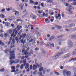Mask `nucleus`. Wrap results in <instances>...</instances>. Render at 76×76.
<instances>
[{
	"label": "nucleus",
	"mask_w": 76,
	"mask_h": 76,
	"mask_svg": "<svg viewBox=\"0 0 76 76\" xmlns=\"http://www.w3.org/2000/svg\"><path fill=\"white\" fill-rule=\"evenodd\" d=\"M32 19H36V16L34 15L32 17Z\"/></svg>",
	"instance_id": "79ce46f5"
},
{
	"label": "nucleus",
	"mask_w": 76,
	"mask_h": 76,
	"mask_svg": "<svg viewBox=\"0 0 76 76\" xmlns=\"http://www.w3.org/2000/svg\"><path fill=\"white\" fill-rule=\"evenodd\" d=\"M0 36L1 38H3V34H1V35H0Z\"/></svg>",
	"instance_id": "e2e57ef3"
},
{
	"label": "nucleus",
	"mask_w": 76,
	"mask_h": 76,
	"mask_svg": "<svg viewBox=\"0 0 76 76\" xmlns=\"http://www.w3.org/2000/svg\"><path fill=\"white\" fill-rule=\"evenodd\" d=\"M58 16H57V14H56V15H55V18H56L57 19H58L59 17V19L60 20L61 18V14H58Z\"/></svg>",
	"instance_id": "0eeeda50"
},
{
	"label": "nucleus",
	"mask_w": 76,
	"mask_h": 76,
	"mask_svg": "<svg viewBox=\"0 0 76 76\" xmlns=\"http://www.w3.org/2000/svg\"><path fill=\"white\" fill-rule=\"evenodd\" d=\"M9 35V34L8 33H6L4 34V37H7Z\"/></svg>",
	"instance_id": "f3484780"
},
{
	"label": "nucleus",
	"mask_w": 76,
	"mask_h": 76,
	"mask_svg": "<svg viewBox=\"0 0 76 76\" xmlns=\"http://www.w3.org/2000/svg\"><path fill=\"white\" fill-rule=\"evenodd\" d=\"M14 12H15V15L16 16L17 15H19V11H16V10H15Z\"/></svg>",
	"instance_id": "dca6fc26"
},
{
	"label": "nucleus",
	"mask_w": 76,
	"mask_h": 76,
	"mask_svg": "<svg viewBox=\"0 0 76 76\" xmlns=\"http://www.w3.org/2000/svg\"><path fill=\"white\" fill-rule=\"evenodd\" d=\"M66 51V49H65V48L62 49L61 50H60V51H61L60 53H58V55L56 56H54V57L55 58H53L54 59H56V58H57L59 56L62 54H63L64 53V51Z\"/></svg>",
	"instance_id": "7ed1b4c3"
},
{
	"label": "nucleus",
	"mask_w": 76,
	"mask_h": 76,
	"mask_svg": "<svg viewBox=\"0 0 76 76\" xmlns=\"http://www.w3.org/2000/svg\"><path fill=\"white\" fill-rule=\"evenodd\" d=\"M51 46H52V47H54V44L53 43H52V44H51Z\"/></svg>",
	"instance_id": "052dcab7"
},
{
	"label": "nucleus",
	"mask_w": 76,
	"mask_h": 76,
	"mask_svg": "<svg viewBox=\"0 0 76 76\" xmlns=\"http://www.w3.org/2000/svg\"><path fill=\"white\" fill-rule=\"evenodd\" d=\"M5 25L7 26H9L10 25V23L6 22L5 23Z\"/></svg>",
	"instance_id": "a211bd4d"
},
{
	"label": "nucleus",
	"mask_w": 76,
	"mask_h": 76,
	"mask_svg": "<svg viewBox=\"0 0 76 76\" xmlns=\"http://www.w3.org/2000/svg\"><path fill=\"white\" fill-rule=\"evenodd\" d=\"M41 5L42 7H45V6H44V3H42L41 4Z\"/></svg>",
	"instance_id": "de8ad7c7"
},
{
	"label": "nucleus",
	"mask_w": 76,
	"mask_h": 76,
	"mask_svg": "<svg viewBox=\"0 0 76 76\" xmlns=\"http://www.w3.org/2000/svg\"><path fill=\"white\" fill-rule=\"evenodd\" d=\"M18 30L16 31V28L14 29H10L8 30V32L10 34H11V37H13L15 38L16 37L17 34L18 33Z\"/></svg>",
	"instance_id": "f03ea898"
},
{
	"label": "nucleus",
	"mask_w": 76,
	"mask_h": 76,
	"mask_svg": "<svg viewBox=\"0 0 76 76\" xmlns=\"http://www.w3.org/2000/svg\"><path fill=\"white\" fill-rule=\"evenodd\" d=\"M53 39H54V37L53 36H51L49 38V40L50 41H52Z\"/></svg>",
	"instance_id": "412c9836"
},
{
	"label": "nucleus",
	"mask_w": 76,
	"mask_h": 76,
	"mask_svg": "<svg viewBox=\"0 0 76 76\" xmlns=\"http://www.w3.org/2000/svg\"><path fill=\"white\" fill-rule=\"evenodd\" d=\"M64 37V35H60L58 37V38H62V37Z\"/></svg>",
	"instance_id": "c756f323"
},
{
	"label": "nucleus",
	"mask_w": 76,
	"mask_h": 76,
	"mask_svg": "<svg viewBox=\"0 0 76 76\" xmlns=\"http://www.w3.org/2000/svg\"><path fill=\"white\" fill-rule=\"evenodd\" d=\"M75 25V23H72L70 25H69L68 26V27L70 28V27H73V26H74Z\"/></svg>",
	"instance_id": "4468645a"
},
{
	"label": "nucleus",
	"mask_w": 76,
	"mask_h": 76,
	"mask_svg": "<svg viewBox=\"0 0 76 76\" xmlns=\"http://www.w3.org/2000/svg\"><path fill=\"white\" fill-rule=\"evenodd\" d=\"M29 67V64L28 63H27L26 64V66H25V69H27Z\"/></svg>",
	"instance_id": "f8f14e48"
},
{
	"label": "nucleus",
	"mask_w": 76,
	"mask_h": 76,
	"mask_svg": "<svg viewBox=\"0 0 76 76\" xmlns=\"http://www.w3.org/2000/svg\"><path fill=\"white\" fill-rule=\"evenodd\" d=\"M12 38H10V39L9 41L8 42V45H9L10 43H11V42L12 41Z\"/></svg>",
	"instance_id": "aec40b11"
},
{
	"label": "nucleus",
	"mask_w": 76,
	"mask_h": 76,
	"mask_svg": "<svg viewBox=\"0 0 76 76\" xmlns=\"http://www.w3.org/2000/svg\"><path fill=\"white\" fill-rule=\"evenodd\" d=\"M41 66H42V64L41 63L39 65L38 64H37V66L35 64H33L32 67L33 69L34 70H36L37 69V67H41Z\"/></svg>",
	"instance_id": "39448f33"
},
{
	"label": "nucleus",
	"mask_w": 76,
	"mask_h": 76,
	"mask_svg": "<svg viewBox=\"0 0 76 76\" xmlns=\"http://www.w3.org/2000/svg\"><path fill=\"white\" fill-rule=\"evenodd\" d=\"M55 27L56 28L58 29H62V28H63L62 26L57 25H55Z\"/></svg>",
	"instance_id": "9d476101"
},
{
	"label": "nucleus",
	"mask_w": 76,
	"mask_h": 76,
	"mask_svg": "<svg viewBox=\"0 0 76 76\" xmlns=\"http://www.w3.org/2000/svg\"><path fill=\"white\" fill-rule=\"evenodd\" d=\"M55 29V27H53L51 28V29H52V30H54V29Z\"/></svg>",
	"instance_id": "69168bd1"
},
{
	"label": "nucleus",
	"mask_w": 76,
	"mask_h": 76,
	"mask_svg": "<svg viewBox=\"0 0 76 76\" xmlns=\"http://www.w3.org/2000/svg\"><path fill=\"white\" fill-rule=\"evenodd\" d=\"M25 48H23L22 50V53H24V52H25Z\"/></svg>",
	"instance_id": "5fc2aeb1"
},
{
	"label": "nucleus",
	"mask_w": 76,
	"mask_h": 76,
	"mask_svg": "<svg viewBox=\"0 0 76 76\" xmlns=\"http://www.w3.org/2000/svg\"><path fill=\"white\" fill-rule=\"evenodd\" d=\"M54 73L55 74H56L57 75H60V73H59L55 71Z\"/></svg>",
	"instance_id": "473e14b6"
},
{
	"label": "nucleus",
	"mask_w": 76,
	"mask_h": 76,
	"mask_svg": "<svg viewBox=\"0 0 76 76\" xmlns=\"http://www.w3.org/2000/svg\"><path fill=\"white\" fill-rule=\"evenodd\" d=\"M48 18H46L45 20V21L46 23H49V22H47L48 21Z\"/></svg>",
	"instance_id": "e433bc0d"
},
{
	"label": "nucleus",
	"mask_w": 76,
	"mask_h": 76,
	"mask_svg": "<svg viewBox=\"0 0 76 76\" xmlns=\"http://www.w3.org/2000/svg\"><path fill=\"white\" fill-rule=\"evenodd\" d=\"M34 16V14H31V15H30V16H31V17H33Z\"/></svg>",
	"instance_id": "bf43d9fd"
},
{
	"label": "nucleus",
	"mask_w": 76,
	"mask_h": 76,
	"mask_svg": "<svg viewBox=\"0 0 76 76\" xmlns=\"http://www.w3.org/2000/svg\"><path fill=\"white\" fill-rule=\"evenodd\" d=\"M70 53H69L68 54H66L65 56V58H68V57H70Z\"/></svg>",
	"instance_id": "ddd939ff"
},
{
	"label": "nucleus",
	"mask_w": 76,
	"mask_h": 76,
	"mask_svg": "<svg viewBox=\"0 0 76 76\" xmlns=\"http://www.w3.org/2000/svg\"><path fill=\"white\" fill-rule=\"evenodd\" d=\"M5 70L4 68H3L2 69H1L0 71V72H4Z\"/></svg>",
	"instance_id": "c85d7f7f"
},
{
	"label": "nucleus",
	"mask_w": 76,
	"mask_h": 76,
	"mask_svg": "<svg viewBox=\"0 0 76 76\" xmlns=\"http://www.w3.org/2000/svg\"><path fill=\"white\" fill-rule=\"evenodd\" d=\"M0 32L1 33H2V32H4V31L3 29H1L0 30Z\"/></svg>",
	"instance_id": "09e8293b"
},
{
	"label": "nucleus",
	"mask_w": 76,
	"mask_h": 76,
	"mask_svg": "<svg viewBox=\"0 0 76 76\" xmlns=\"http://www.w3.org/2000/svg\"><path fill=\"white\" fill-rule=\"evenodd\" d=\"M24 57L25 58H28V56H25Z\"/></svg>",
	"instance_id": "774afa93"
},
{
	"label": "nucleus",
	"mask_w": 76,
	"mask_h": 76,
	"mask_svg": "<svg viewBox=\"0 0 76 76\" xmlns=\"http://www.w3.org/2000/svg\"><path fill=\"white\" fill-rule=\"evenodd\" d=\"M19 67H20V65L19 64H18L16 66V68L18 69L19 68Z\"/></svg>",
	"instance_id": "c9c22d12"
},
{
	"label": "nucleus",
	"mask_w": 76,
	"mask_h": 76,
	"mask_svg": "<svg viewBox=\"0 0 76 76\" xmlns=\"http://www.w3.org/2000/svg\"><path fill=\"white\" fill-rule=\"evenodd\" d=\"M37 71L36 70L34 72L33 74H34V75H35V74H36V73H37Z\"/></svg>",
	"instance_id": "6e6d98bb"
},
{
	"label": "nucleus",
	"mask_w": 76,
	"mask_h": 76,
	"mask_svg": "<svg viewBox=\"0 0 76 76\" xmlns=\"http://www.w3.org/2000/svg\"><path fill=\"white\" fill-rule=\"evenodd\" d=\"M30 2L31 3H33V4H34V5H35V2H34V1H32V0H30Z\"/></svg>",
	"instance_id": "4be33fe9"
},
{
	"label": "nucleus",
	"mask_w": 76,
	"mask_h": 76,
	"mask_svg": "<svg viewBox=\"0 0 76 76\" xmlns=\"http://www.w3.org/2000/svg\"><path fill=\"white\" fill-rule=\"evenodd\" d=\"M28 51H27L26 50H25V52H24V55H26L28 54Z\"/></svg>",
	"instance_id": "f704fd0d"
},
{
	"label": "nucleus",
	"mask_w": 76,
	"mask_h": 76,
	"mask_svg": "<svg viewBox=\"0 0 76 76\" xmlns=\"http://www.w3.org/2000/svg\"><path fill=\"white\" fill-rule=\"evenodd\" d=\"M23 6H24V4L22 3L20 5L21 10H23Z\"/></svg>",
	"instance_id": "2eb2a0df"
},
{
	"label": "nucleus",
	"mask_w": 76,
	"mask_h": 76,
	"mask_svg": "<svg viewBox=\"0 0 76 76\" xmlns=\"http://www.w3.org/2000/svg\"><path fill=\"white\" fill-rule=\"evenodd\" d=\"M63 73L64 76H66V75L68 76L71 75V72L69 71H67L66 69L64 70L63 72Z\"/></svg>",
	"instance_id": "20e7f679"
},
{
	"label": "nucleus",
	"mask_w": 76,
	"mask_h": 76,
	"mask_svg": "<svg viewBox=\"0 0 76 76\" xmlns=\"http://www.w3.org/2000/svg\"><path fill=\"white\" fill-rule=\"evenodd\" d=\"M0 17L1 18H5V16L2 14L0 15Z\"/></svg>",
	"instance_id": "393cba45"
},
{
	"label": "nucleus",
	"mask_w": 76,
	"mask_h": 76,
	"mask_svg": "<svg viewBox=\"0 0 76 76\" xmlns=\"http://www.w3.org/2000/svg\"><path fill=\"white\" fill-rule=\"evenodd\" d=\"M26 28H29V25L28 24H27V25L26 26Z\"/></svg>",
	"instance_id": "a19ab883"
},
{
	"label": "nucleus",
	"mask_w": 76,
	"mask_h": 76,
	"mask_svg": "<svg viewBox=\"0 0 76 76\" xmlns=\"http://www.w3.org/2000/svg\"><path fill=\"white\" fill-rule=\"evenodd\" d=\"M15 51H10V56L11 57L10 58V65H12L13 63L14 64H16V63H18V62H19V60L16 59V61H12L11 59L13 58L14 59H15Z\"/></svg>",
	"instance_id": "f257e3e1"
},
{
	"label": "nucleus",
	"mask_w": 76,
	"mask_h": 76,
	"mask_svg": "<svg viewBox=\"0 0 76 76\" xmlns=\"http://www.w3.org/2000/svg\"><path fill=\"white\" fill-rule=\"evenodd\" d=\"M30 48L29 47H28L27 49L26 50V51H28L29 50Z\"/></svg>",
	"instance_id": "680f3d73"
},
{
	"label": "nucleus",
	"mask_w": 76,
	"mask_h": 76,
	"mask_svg": "<svg viewBox=\"0 0 76 76\" xmlns=\"http://www.w3.org/2000/svg\"><path fill=\"white\" fill-rule=\"evenodd\" d=\"M23 64H22L20 66V69H23Z\"/></svg>",
	"instance_id": "7c9ffc66"
},
{
	"label": "nucleus",
	"mask_w": 76,
	"mask_h": 76,
	"mask_svg": "<svg viewBox=\"0 0 76 76\" xmlns=\"http://www.w3.org/2000/svg\"><path fill=\"white\" fill-rule=\"evenodd\" d=\"M12 44H11V48H13L14 47V44L15 43V39H12Z\"/></svg>",
	"instance_id": "1a4fd4ad"
},
{
	"label": "nucleus",
	"mask_w": 76,
	"mask_h": 76,
	"mask_svg": "<svg viewBox=\"0 0 76 76\" xmlns=\"http://www.w3.org/2000/svg\"><path fill=\"white\" fill-rule=\"evenodd\" d=\"M30 53L31 54H34V52L33 51H32V50H31L30 51Z\"/></svg>",
	"instance_id": "8fccbe9b"
},
{
	"label": "nucleus",
	"mask_w": 76,
	"mask_h": 76,
	"mask_svg": "<svg viewBox=\"0 0 76 76\" xmlns=\"http://www.w3.org/2000/svg\"><path fill=\"white\" fill-rule=\"evenodd\" d=\"M0 45H4V43L1 42V40L0 41Z\"/></svg>",
	"instance_id": "72a5a7b5"
},
{
	"label": "nucleus",
	"mask_w": 76,
	"mask_h": 76,
	"mask_svg": "<svg viewBox=\"0 0 76 76\" xmlns=\"http://www.w3.org/2000/svg\"><path fill=\"white\" fill-rule=\"evenodd\" d=\"M21 58V60H23L25 58V56H23L22 57H20L19 58Z\"/></svg>",
	"instance_id": "a18cd8bd"
},
{
	"label": "nucleus",
	"mask_w": 76,
	"mask_h": 76,
	"mask_svg": "<svg viewBox=\"0 0 76 76\" xmlns=\"http://www.w3.org/2000/svg\"><path fill=\"white\" fill-rule=\"evenodd\" d=\"M47 44L48 46H49V47H51V44L50 43L48 42V43Z\"/></svg>",
	"instance_id": "ea45409f"
},
{
	"label": "nucleus",
	"mask_w": 76,
	"mask_h": 76,
	"mask_svg": "<svg viewBox=\"0 0 76 76\" xmlns=\"http://www.w3.org/2000/svg\"><path fill=\"white\" fill-rule=\"evenodd\" d=\"M71 37L72 38H74L75 39H76V35H72Z\"/></svg>",
	"instance_id": "2f4dec72"
},
{
	"label": "nucleus",
	"mask_w": 76,
	"mask_h": 76,
	"mask_svg": "<svg viewBox=\"0 0 76 76\" xmlns=\"http://www.w3.org/2000/svg\"><path fill=\"white\" fill-rule=\"evenodd\" d=\"M74 1L75 3H76V0H69L68 2H70V1Z\"/></svg>",
	"instance_id": "a878e982"
},
{
	"label": "nucleus",
	"mask_w": 76,
	"mask_h": 76,
	"mask_svg": "<svg viewBox=\"0 0 76 76\" xmlns=\"http://www.w3.org/2000/svg\"><path fill=\"white\" fill-rule=\"evenodd\" d=\"M33 41H34V39H31L29 42H33Z\"/></svg>",
	"instance_id": "864d4df0"
},
{
	"label": "nucleus",
	"mask_w": 76,
	"mask_h": 76,
	"mask_svg": "<svg viewBox=\"0 0 76 76\" xmlns=\"http://www.w3.org/2000/svg\"><path fill=\"white\" fill-rule=\"evenodd\" d=\"M9 50H7V49H6V50H5V53H6V54H7V53H8V51Z\"/></svg>",
	"instance_id": "37998d69"
},
{
	"label": "nucleus",
	"mask_w": 76,
	"mask_h": 76,
	"mask_svg": "<svg viewBox=\"0 0 76 76\" xmlns=\"http://www.w3.org/2000/svg\"><path fill=\"white\" fill-rule=\"evenodd\" d=\"M67 11H69V14H70V15H72L73 14V11H71V10H67Z\"/></svg>",
	"instance_id": "6ab92c4d"
},
{
	"label": "nucleus",
	"mask_w": 76,
	"mask_h": 76,
	"mask_svg": "<svg viewBox=\"0 0 76 76\" xmlns=\"http://www.w3.org/2000/svg\"><path fill=\"white\" fill-rule=\"evenodd\" d=\"M76 52L75 51H74V52H73V55H74V56H75V55H76Z\"/></svg>",
	"instance_id": "49530a36"
},
{
	"label": "nucleus",
	"mask_w": 76,
	"mask_h": 76,
	"mask_svg": "<svg viewBox=\"0 0 76 76\" xmlns=\"http://www.w3.org/2000/svg\"><path fill=\"white\" fill-rule=\"evenodd\" d=\"M39 50V48H36L34 50H35V51H38V50Z\"/></svg>",
	"instance_id": "c03bdc74"
},
{
	"label": "nucleus",
	"mask_w": 76,
	"mask_h": 76,
	"mask_svg": "<svg viewBox=\"0 0 76 76\" xmlns=\"http://www.w3.org/2000/svg\"><path fill=\"white\" fill-rule=\"evenodd\" d=\"M47 72H50V69H47V70H46Z\"/></svg>",
	"instance_id": "4d7b16f0"
},
{
	"label": "nucleus",
	"mask_w": 76,
	"mask_h": 76,
	"mask_svg": "<svg viewBox=\"0 0 76 76\" xmlns=\"http://www.w3.org/2000/svg\"><path fill=\"white\" fill-rule=\"evenodd\" d=\"M15 40H16V41H17V43H18V42H19V38H18V37H16L15 38Z\"/></svg>",
	"instance_id": "b1692460"
},
{
	"label": "nucleus",
	"mask_w": 76,
	"mask_h": 76,
	"mask_svg": "<svg viewBox=\"0 0 76 76\" xmlns=\"http://www.w3.org/2000/svg\"><path fill=\"white\" fill-rule=\"evenodd\" d=\"M5 10H5L4 8L1 10V11L2 12H4Z\"/></svg>",
	"instance_id": "58836bf2"
},
{
	"label": "nucleus",
	"mask_w": 76,
	"mask_h": 76,
	"mask_svg": "<svg viewBox=\"0 0 76 76\" xmlns=\"http://www.w3.org/2000/svg\"><path fill=\"white\" fill-rule=\"evenodd\" d=\"M19 21H22V20H20V19L17 20V22H19Z\"/></svg>",
	"instance_id": "338daca9"
},
{
	"label": "nucleus",
	"mask_w": 76,
	"mask_h": 76,
	"mask_svg": "<svg viewBox=\"0 0 76 76\" xmlns=\"http://www.w3.org/2000/svg\"><path fill=\"white\" fill-rule=\"evenodd\" d=\"M23 62L24 64H26V59H24L23 60Z\"/></svg>",
	"instance_id": "3c124183"
},
{
	"label": "nucleus",
	"mask_w": 76,
	"mask_h": 76,
	"mask_svg": "<svg viewBox=\"0 0 76 76\" xmlns=\"http://www.w3.org/2000/svg\"><path fill=\"white\" fill-rule=\"evenodd\" d=\"M8 19L9 20H12V17H8Z\"/></svg>",
	"instance_id": "bb28decb"
},
{
	"label": "nucleus",
	"mask_w": 76,
	"mask_h": 76,
	"mask_svg": "<svg viewBox=\"0 0 76 76\" xmlns=\"http://www.w3.org/2000/svg\"><path fill=\"white\" fill-rule=\"evenodd\" d=\"M22 28V26H20L18 28V31H19L20 29V28Z\"/></svg>",
	"instance_id": "13d9d810"
},
{
	"label": "nucleus",
	"mask_w": 76,
	"mask_h": 76,
	"mask_svg": "<svg viewBox=\"0 0 76 76\" xmlns=\"http://www.w3.org/2000/svg\"><path fill=\"white\" fill-rule=\"evenodd\" d=\"M66 6L67 7V6H68L69 5V4L68 3H66Z\"/></svg>",
	"instance_id": "0e129e2a"
},
{
	"label": "nucleus",
	"mask_w": 76,
	"mask_h": 76,
	"mask_svg": "<svg viewBox=\"0 0 76 76\" xmlns=\"http://www.w3.org/2000/svg\"><path fill=\"white\" fill-rule=\"evenodd\" d=\"M68 43L69 47H73V43L72 40H69L68 41Z\"/></svg>",
	"instance_id": "423d86ee"
},
{
	"label": "nucleus",
	"mask_w": 76,
	"mask_h": 76,
	"mask_svg": "<svg viewBox=\"0 0 76 76\" xmlns=\"http://www.w3.org/2000/svg\"><path fill=\"white\" fill-rule=\"evenodd\" d=\"M26 33H25L24 34L23 33L22 35H20V36L19 37V39L20 40L21 39V38H22V39H24V38H25V37H26Z\"/></svg>",
	"instance_id": "6e6552de"
},
{
	"label": "nucleus",
	"mask_w": 76,
	"mask_h": 76,
	"mask_svg": "<svg viewBox=\"0 0 76 76\" xmlns=\"http://www.w3.org/2000/svg\"><path fill=\"white\" fill-rule=\"evenodd\" d=\"M11 68V69L13 70L11 71V72H15V66H12Z\"/></svg>",
	"instance_id": "9b49d317"
},
{
	"label": "nucleus",
	"mask_w": 76,
	"mask_h": 76,
	"mask_svg": "<svg viewBox=\"0 0 76 76\" xmlns=\"http://www.w3.org/2000/svg\"><path fill=\"white\" fill-rule=\"evenodd\" d=\"M42 12H43V11L39 10L38 11V13H39V14H41V13H42Z\"/></svg>",
	"instance_id": "cd10ccee"
},
{
	"label": "nucleus",
	"mask_w": 76,
	"mask_h": 76,
	"mask_svg": "<svg viewBox=\"0 0 76 76\" xmlns=\"http://www.w3.org/2000/svg\"><path fill=\"white\" fill-rule=\"evenodd\" d=\"M30 69L31 70V69H32V65H30Z\"/></svg>",
	"instance_id": "603ef678"
},
{
	"label": "nucleus",
	"mask_w": 76,
	"mask_h": 76,
	"mask_svg": "<svg viewBox=\"0 0 76 76\" xmlns=\"http://www.w3.org/2000/svg\"><path fill=\"white\" fill-rule=\"evenodd\" d=\"M69 7V9L68 10H72V9H75L74 7H72L71 6H70Z\"/></svg>",
	"instance_id": "5701e85b"
},
{
	"label": "nucleus",
	"mask_w": 76,
	"mask_h": 76,
	"mask_svg": "<svg viewBox=\"0 0 76 76\" xmlns=\"http://www.w3.org/2000/svg\"><path fill=\"white\" fill-rule=\"evenodd\" d=\"M61 16L62 18H64L65 16H64V12H63L61 14Z\"/></svg>",
	"instance_id": "4c0bfd02"
}]
</instances>
